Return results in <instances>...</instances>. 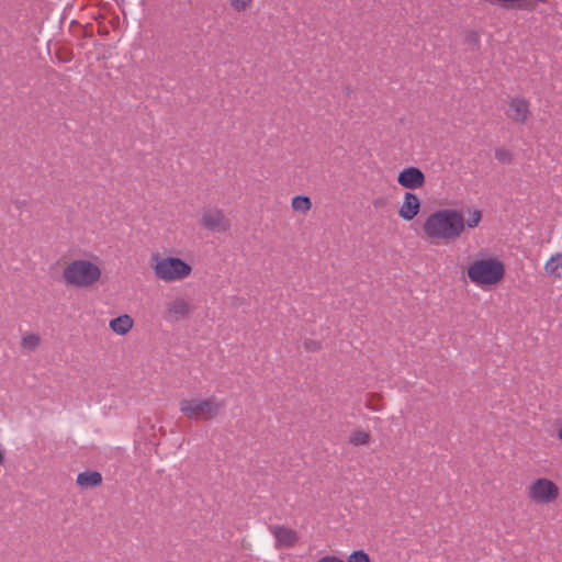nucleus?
Segmentation results:
<instances>
[{
	"label": "nucleus",
	"mask_w": 562,
	"mask_h": 562,
	"mask_svg": "<svg viewBox=\"0 0 562 562\" xmlns=\"http://www.w3.org/2000/svg\"><path fill=\"white\" fill-rule=\"evenodd\" d=\"M464 228V216L456 209L437 210L429 214L423 224L426 237L435 244L456 241L461 237Z\"/></svg>",
	"instance_id": "nucleus-1"
},
{
	"label": "nucleus",
	"mask_w": 562,
	"mask_h": 562,
	"mask_svg": "<svg viewBox=\"0 0 562 562\" xmlns=\"http://www.w3.org/2000/svg\"><path fill=\"white\" fill-rule=\"evenodd\" d=\"M77 484L81 487H94L101 484L102 475L97 471H87L78 474Z\"/></svg>",
	"instance_id": "nucleus-13"
},
{
	"label": "nucleus",
	"mask_w": 562,
	"mask_h": 562,
	"mask_svg": "<svg viewBox=\"0 0 562 562\" xmlns=\"http://www.w3.org/2000/svg\"><path fill=\"white\" fill-rule=\"evenodd\" d=\"M420 210V200L413 192H405L398 215L405 221H412Z\"/></svg>",
	"instance_id": "nucleus-10"
},
{
	"label": "nucleus",
	"mask_w": 562,
	"mask_h": 562,
	"mask_svg": "<svg viewBox=\"0 0 562 562\" xmlns=\"http://www.w3.org/2000/svg\"><path fill=\"white\" fill-rule=\"evenodd\" d=\"M134 324L131 315L122 314L109 321V328L117 336H126L133 329Z\"/></svg>",
	"instance_id": "nucleus-12"
},
{
	"label": "nucleus",
	"mask_w": 562,
	"mask_h": 562,
	"mask_svg": "<svg viewBox=\"0 0 562 562\" xmlns=\"http://www.w3.org/2000/svg\"><path fill=\"white\" fill-rule=\"evenodd\" d=\"M544 270L548 276L561 279L562 278V252L553 255L544 265Z\"/></svg>",
	"instance_id": "nucleus-14"
},
{
	"label": "nucleus",
	"mask_w": 562,
	"mask_h": 562,
	"mask_svg": "<svg viewBox=\"0 0 562 562\" xmlns=\"http://www.w3.org/2000/svg\"><path fill=\"white\" fill-rule=\"evenodd\" d=\"M180 412L190 419L205 418L211 412V402L209 398L189 397L179 403Z\"/></svg>",
	"instance_id": "nucleus-6"
},
{
	"label": "nucleus",
	"mask_w": 562,
	"mask_h": 562,
	"mask_svg": "<svg viewBox=\"0 0 562 562\" xmlns=\"http://www.w3.org/2000/svg\"><path fill=\"white\" fill-rule=\"evenodd\" d=\"M373 204H374L375 206H379V205H381V201L375 200V201L373 202Z\"/></svg>",
	"instance_id": "nucleus-28"
},
{
	"label": "nucleus",
	"mask_w": 562,
	"mask_h": 562,
	"mask_svg": "<svg viewBox=\"0 0 562 562\" xmlns=\"http://www.w3.org/2000/svg\"><path fill=\"white\" fill-rule=\"evenodd\" d=\"M291 206L294 211L306 213L312 207V202L306 195H296L292 199Z\"/></svg>",
	"instance_id": "nucleus-16"
},
{
	"label": "nucleus",
	"mask_w": 562,
	"mask_h": 562,
	"mask_svg": "<svg viewBox=\"0 0 562 562\" xmlns=\"http://www.w3.org/2000/svg\"><path fill=\"white\" fill-rule=\"evenodd\" d=\"M482 220V213L480 210H474L470 217L465 221V226L469 228H475Z\"/></svg>",
	"instance_id": "nucleus-19"
},
{
	"label": "nucleus",
	"mask_w": 562,
	"mask_h": 562,
	"mask_svg": "<svg viewBox=\"0 0 562 562\" xmlns=\"http://www.w3.org/2000/svg\"><path fill=\"white\" fill-rule=\"evenodd\" d=\"M397 182L405 189H418L425 183V175L417 167H407L398 173Z\"/></svg>",
	"instance_id": "nucleus-8"
},
{
	"label": "nucleus",
	"mask_w": 562,
	"mask_h": 562,
	"mask_svg": "<svg viewBox=\"0 0 562 562\" xmlns=\"http://www.w3.org/2000/svg\"><path fill=\"white\" fill-rule=\"evenodd\" d=\"M467 41L468 43L470 44H473V45H479V36L475 32H470L468 35H467Z\"/></svg>",
	"instance_id": "nucleus-23"
},
{
	"label": "nucleus",
	"mask_w": 562,
	"mask_h": 562,
	"mask_svg": "<svg viewBox=\"0 0 562 562\" xmlns=\"http://www.w3.org/2000/svg\"><path fill=\"white\" fill-rule=\"evenodd\" d=\"M370 440V435L363 430H356L350 436V442L355 446L367 445Z\"/></svg>",
	"instance_id": "nucleus-18"
},
{
	"label": "nucleus",
	"mask_w": 562,
	"mask_h": 562,
	"mask_svg": "<svg viewBox=\"0 0 562 562\" xmlns=\"http://www.w3.org/2000/svg\"><path fill=\"white\" fill-rule=\"evenodd\" d=\"M495 158L498 161L505 164V162H509L512 160V155L508 150L499 148V149H496V151H495Z\"/></svg>",
	"instance_id": "nucleus-22"
},
{
	"label": "nucleus",
	"mask_w": 562,
	"mask_h": 562,
	"mask_svg": "<svg viewBox=\"0 0 562 562\" xmlns=\"http://www.w3.org/2000/svg\"><path fill=\"white\" fill-rule=\"evenodd\" d=\"M229 225V221L220 211H213V232H225Z\"/></svg>",
	"instance_id": "nucleus-17"
},
{
	"label": "nucleus",
	"mask_w": 562,
	"mask_h": 562,
	"mask_svg": "<svg viewBox=\"0 0 562 562\" xmlns=\"http://www.w3.org/2000/svg\"><path fill=\"white\" fill-rule=\"evenodd\" d=\"M269 531L276 538V548L278 549L293 547L299 539L296 531L283 526L270 525Z\"/></svg>",
	"instance_id": "nucleus-9"
},
{
	"label": "nucleus",
	"mask_w": 562,
	"mask_h": 562,
	"mask_svg": "<svg viewBox=\"0 0 562 562\" xmlns=\"http://www.w3.org/2000/svg\"><path fill=\"white\" fill-rule=\"evenodd\" d=\"M317 562H344L342 560L336 558V557H324L322 559H319Z\"/></svg>",
	"instance_id": "nucleus-24"
},
{
	"label": "nucleus",
	"mask_w": 562,
	"mask_h": 562,
	"mask_svg": "<svg viewBox=\"0 0 562 562\" xmlns=\"http://www.w3.org/2000/svg\"><path fill=\"white\" fill-rule=\"evenodd\" d=\"M530 114V104L525 98L515 97L508 102L507 115L514 123L525 124Z\"/></svg>",
	"instance_id": "nucleus-7"
},
{
	"label": "nucleus",
	"mask_w": 562,
	"mask_h": 562,
	"mask_svg": "<svg viewBox=\"0 0 562 562\" xmlns=\"http://www.w3.org/2000/svg\"><path fill=\"white\" fill-rule=\"evenodd\" d=\"M312 348L318 349V346L315 344V345H312Z\"/></svg>",
	"instance_id": "nucleus-30"
},
{
	"label": "nucleus",
	"mask_w": 562,
	"mask_h": 562,
	"mask_svg": "<svg viewBox=\"0 0 562 562\" xmlns=\"http://www.w3.org/2000/svg\"><path fill=\"white\" fill-rule=\"evenodd\" d=\"M252 0H231L229 4L235 11H243L250 5Z\"/></svg>",
	"instance_id": "nucleus-21"
},
{
	"label": "nucleus",
	"mask_w": 562,
	"mask_h": 562,
	"mask_svg": "<svg viewBox=\"0 0 562 562\" xmlns=\"http://www.w3.org/2000/svg\"><path fill=\"white\" fill-rule=\"evenodd\" d=\"M504 272V265L493 258L475 260L468 267V277L476 285L496 284Z\"/></svg>",
	"instance_id": "nucleus-4"
},
{
	"label": "nucleus",
	"mask_w": 562,
	"mask_h": 562,
	"mask_svg": "<svg viewBox=\"0 0 562 562\" xmlns=\"http://www.w3.org/2000/svg\"><path fill=\"white\" fill-rule=\"evenodd\" d=\"M149 267L154 277L164 283L182 282L192 274V266L180 257L153 252Z\"/></svg>",
	"instance_id": "nucleus-3"
},
{
	"label": "nucleus",
	"mask_w": 562,
	"mask_h": 562,
	"mask_svg": "<svg viewBox=\"0 0 562 562\" xmlns=\"http://www.w3.org/2000/svg\"><path fill=\"white\" fill-rule=\"evenodd\" d=\"M166 318L180 319L186 317L190 312V305L182 297H175L165 304Z\"/></svg>",
	"instance_id": "nucleus-11"
},
{
	"label": "nucleus",
	"mask_w": 562,
	"mask_h": 562,
	"mask_svg": "<svg viewBox=\"0 0 562 562\" xmlns=\"http://www.w3.org/2000/svg\"><path fill=\"white\" fill-rule=\"evenodd\" d=\"M527 494L536 504H549L558 499L559 487L553 481L541 477L528 486Z\"/></svg>",
	"instance_id": "nucleus-5"
},
{
	"label": "nucleus",
	"mask_w": 562,
	"mask_h": 562,
	"mask_svg": "<svg viewBox=\"0 0 562 562\" xmlns=\"http://www.w3.org/2000/svg\"><path fill=\"white\" fill-rule=\"evenodd\" d=\"M41 345V337L38 334L35 333H25L22 338L20 346L23 350L26 351H34L36 350Z\"/></svg>",
	"instance_id": "nucleus-15"
},
{
	"label": "nucleus",
	"mask_w": 562,
	"mask_h": 562,
	"mask_svg": "<svg viewBox=\"0 0 562 562\" xmlns=\"http://www.w3.org/2000/svg\"><path fill=\"white\" fill-rule=\"evenodd\" d=\"M102 277L101 260L97 256L72 259L61 271L64 284L78 290L93 289L101 282Z\"/></svg>",
	"instance_id": "nucleus-2"
},
{
	"label": "nucleus",
	"mask_w": 562,
	"mask_h": 562,
	"mask_svg": "<svg viewBox=\"0 0 562 562\" xmlns=\"http://www.w3.org/2000/svg\"><path fill=\"white\" fill-rule=\"evenodd\" d=\"M312 348L318 349V346L315 344V345H312Z\"/></svg>",
	"instance_id": "nucleus-29"
},
{
	"label": "nucleus",
	"mask_w": 562,
	"mask_h": 562,
	"mask_svg": "<svg viewBox=\"0 0 562 562\" xmlns=\"http://www.w3.org/2000/svg\"><path fill=\"white\" fill-rule=\"evenodd\" d=\"M557 436L562 441V426L558 429Z\"/></svg>",
	"instance_id": "nucleus-27"
},
{
	"label": "nucleus",
	"mask_w": 562,
	"mask_h": 562,
	"mask_svg": "<svg viewBox=\"0 0 562 562\" xmlns=\"http://www.w3.org/2000/svg\"><path fill=\"white\" fill-rule=\"evenodd\" d=\"M348 562H370V558L363 550H357L349 555Z\"/></svg>",
	"instance_id": "nucleus-20"
},
{
	"label": "nucleus",
	"mask_w": 562,
	"mask_h": 562,
	"mask_svg": "<svg viewBox=\"0 0 562 562\" xmlns=\"http://www.w3.org/2000/svg\"><path fill=\"white\" fill-rule=\"evenodd\" d=\"M202 225L205 226V227H209L211 225V220L209 218L207 215L203 216Z\"/></svg>",
	"instance_id": "nucleus-26"
},
{
	"label": "nucleus",
	"mask_w": 562,
	"mask_h": 562,
	"mask_svg": "<svg viewBox=\"0 0 562 562\" xmlns=\"http://www.w3.org/2000/svg\"><path fill=\"white\" fill-rule=\"evenodd\" d=\"M5 462V451L4 449L0 446V467H2Z\"/></svg>",
	"instance_id": "nucleus-25"
}]
</instances>
